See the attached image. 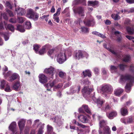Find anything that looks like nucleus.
<instances>
[{
    "label": "nucleus",
    "instance_id": "obj_45",
    "mask_svg": "<svg viewBox=\"0 0 134 134\" xmlns=\"http://www.w3.org/2000/svg\"><path fill=\"white\" fill-rule=\"evenodd\" d=\"M83 106L85 111L88 114L91 113V111L87 105H83Z\"/></svg>",
    "mask_w": 134,
    "mask_h": 134
},
{
    "label": "nucleus",
    "instance_id": "obj_34",
    "mask_svg": "<svg viewBox=\"0 0 134 134\" xmlns=\"http://www.w3.org/2000/svg\"><path fill=\"white\" fill-rule=\"evenodd\" d=\"M5 27L7 29H8L12 31L13 32L14 31V26L11 24H9L7 25H5Z\"/></svg>",
    "mask_w": 134,
    "mask_h": 134
},
{
    "label": "nucleus",
    "instance_id": "obj_30",
    "mask_svg": "<svg viewBox=\"0 0 134 134\" xmlns=\"http://www.w3.org/2000/svg\"><path fill=\"white\" fill-rule=\"evenodd\" d=\"M17 30L21 32H24L25 31L24 26L20 25H17Z\"/></svg>",
    "mask_w": 134,
    "mask_h": 134
},
{
    "label": "nucleus",
    "instance_id": "obj_61",
    "mask_svg": "<svg viewBox=\"0 0 134 134\" xmlns=\"http://www.w3.org/2000/svg\"><path fill=\"white\" fill-rule=\"evenodd\" d=\"M10 22L12 23H15L16 22V19L15 18H11L9 20Z\"/></svg>",
    "mask_w": 134,
    "mask_h": 134
},
{
    "label": "nucleus",
    "instance_id": "obj_36",
    "mask_svg": "<svg viewBox=\"0 0 134 134\" xmlns=\"http://www.w3.org/2000/svg\"><path fill=\"white\" fill-rule=\"evenodd\" d=\"M46 46H43L42 49H41L38 52V53L40 55H42L46 52Z\"/></svg>",
    "mask_w": 134,
    "mask_h": 134
},
{
    "label": "nucleus",
    "instance_id": "obj_40",
    "mask_svg": "<svg viewBox=\"0 0 134 134\" xmlns=\"http://www.w3.org/2000/svg\"><path fill=\"white\" fill-rule=\"evenodd\" d=\"M103 46L104 47L106 48H107L108 50H109L110 52H111L112 53L116 55H117V54L113 50H112V49L109 48H107V45L106 44H104L103 45Z\"/></svg>",
    "mask_w": 134,
    "mask_h": 134
},
{
    "label": "nucleus",
    "instance_id": "obj_10",
    "mask_svg": "<svg viewBox=\"0 0 134 134\" xmlns=\"http://www.w3.org/2000/svg\"><path fill=\"white\" fill-rule=\"evenodd\" d=\"M92 88H89L87 87H85L82 90V93L83 96L86 98L89 95L91 92L92 91Z\"/></svg>",
    "mask_w": 134,
    "mask_h": 134
},
{
    "label": "nucleus",
    "instance_id": "obj_14",
    "mask_svg": "<svg viewBox=\"0 0 134 134\" xmlns=\"http://www.w3.org/2000/svg\"><path fill=\"white\" fill-rule=\"evenodd\" d=\"M73 11L75 13H77L81 16H84V8L83 7H79L76 10L74 9Z\"/></svg>",
    "mask_w": 134,
    "mask_h": 134
},
{
    "label": "nucleus",
    "instance_id": "obj_7",
    "mask_svg": "<svg viewBox=\"0 0 134 134\" xmlns=\"http://www.w3.org/2000/svg\"><path fill=\"white\" fill-rule=\"evenodd\" d=\"M9 128L12 132L13 134H18V133L19 132L17 127L16 122H13L10 124L9 127Z\"/></svg>",
    "mask_w": 134,
    "mask_h": 134
},
{
    "label": "nucleus",
    "instance_id": "obj_63",
    "mask_svg": "<svg viewBox=\"0 0 134 134\" xmlns=\"http://www.w3.org/2000/svg\"><path fill=\"white\" fill-rule=\"evenodd\" d=\"M7 12L9 14V16H13V14L12 12L9 10H6Z\"/></svg>",
    "mask_w": 134,
    "mask_h": 134
},
{
    "label": "nucleus",
    "instance_id": "obj_59",
    "mask_svg": "<svg viewBox=\"0 0 134 134\" xmlns=\"http://www.w3.org/2000/svg\"><path fill=\"white\" fill-rule=\"evenodd\" d=\"M59 75L60 77L63 78L65 74L62 71H60L59 72Z\"/></svg>",
    "mask_w": 134,
    "mask_h": 134
},
{
    "label": "nucleus",
    "instance_id": "obj_56",
    "mask_svg": "<svg viewBox=\"0 0 134 134\" xmlns=\"http://www.w3.org/2000/svg\"><path fill=\"white\" fill-rule=\"evenodd\" d=\"M119 66L120 69L123 70L125 68L127 67V65H125L122 64H120L119 65Z\"/></svg>",
    "mask_w": 134,
    "mask_h": 134
},
{
    "label": "nucleus",
    "instance_id": "obj_24",
    "mask_svg": "<svg viewBox=\"0 0 134 134\" xmlns=\"http://www.w3.org/2000/svg\"><path fill=\"white\" fill-rule=\"evenodd\" d=\"M106 115L108 118L110 119H112L117 115V112L115 111H113L109 113V114L107 113Z\"/></svg>",
    "mask_w": 134,
    "mask_h": 134
},
{
    "label": "nucleus",
    "instance_id": "obj_57",
    "mask_svg": "<svg viewBox=\"0 0 134 134\" xmlns=\"http://www.w3.org/2000/svg\"><path fill=\"white\" fill-rule=\"evenodd\" d=\"M114 34L116 36H121V32L118 31H116L114 32Z\"/></svg>",
    "mask_w": 134,
    "mask_h": 134
},
{
    "label": "nucleus",
    "instance_id": "obj_20",
    "mask_svg": "<svg viewBox=\"0 0 134 134\" xmlns=\"http://www.w3.org/2000/svg\"><path fill=\"white\" fill-rule=\"evenodd\" d=\"M63 119L60 116H56L54 119V121L59 126H60L63 123Z\"/></svg>",
    "mask_w": 134,
    "mask_h": 134
},
{
    "label": "nucleus",
    "instance_id": "obj_62",
    "mask_svg": "<svg viewBox=\"0 0 134 134\" xmlns=\"http://www.w3.org/2000/svg\"><path fill=\"white\" fill-rule=\"evenodd\" d=\"M79 112L80 113H83L84 112V111L85 110L83 109V105L79 109Z\"/></svg>",
    "mask_w": 134,
    "mask_h": 134
},
{
    "label": "nucleus",
    "instance_id": "obj_19",
    "mask_svg": "<svg viewBox=\"0 0 134 134\" xmlns=\"http://www.w3.org/2000/svg\"><path fill=\"white\" fill-rule=\"evenodd\" d=\"M21 87V85L19 80H17L14 82L12 86V88L14 90L17 91Z\"/></svg>",
    "mask_w": 134,
    "mask_h": 134
},
{
    "label": "nucleus",
    "instance_id": "obj_16",
    "mask_svg": "<svg viewBox=\"0 0 134 134\" xmlns=\"http://www.w3.org/2000/svg\"><path fill=\"white\" fill-rule=\"evenodd\" d=\"M38 77L39 82L42 83L44 84L46 83L47 81V77L43 74H40Z\"/></svg>",
    "mask_w": 134,
    "mask_h": 134
},
{
    "label": "nucleus",
    "instance_id": "obj_48",
    "mask_svg": "<svg viewBox=\"0 0 134 134\" xmlns=\"http://www.w3.org/2000/svg\"><path fill=\"white\" fill-rule=\"evenodd\" d=\"M0 34L1 35H3L5 41H7L9 39V36L8 34L4 33V34H3L2 33H1Z\"/></svg>",
    "mask_w": 134,
    "mask_h": 134
},
{
    "label": "nucleus",
    "instance_id": "obj_43",
    "mask_svg": "<svg viewBox=\"0 0 134 134\" xmlns=\"http://www.w3.org/2000/svg\"><path fill=\"white\" fill-rule=\"evenodd\" d=\"M25 27L27 29H30L31 27V24L30 21H27L25 23Z\"/></svg>",
    "mask_w": 134,
    "mask_h": 134
},
{
    "label": "nucleus",
    "instance_id": "obj_32",
    "mask_svg": "<svg viewBox=\"0 0 134 134\" xmlns=\"http://www.w3.org/2000/svg\"><path fill=\"white\" fill-rule=\"evenodd\" d=\"M106 124V121H105L104 120L100 121L99 122L100 128L101 129H102V128L103 129L104 127L105 126V125Z\"/></svg>",
    "mask_w": 134,
    "mask_h": 134
},
{
    "label": "nucleus",
    "instance_id": "obj_18",
    "mask_svg": "<svg viewBox=\"0 0 134 134\" xmlns=\"http://www.w3.org/2000/svg\"><path fill=\"white\" fill-rule=\"evenodd\" d=\"M79 120L83 123H86L88 122V119L87 116L80 115L78 116Z\"/></svg>",
    "mask_w": 134,
    "mask_h": 134
},
{
    "label": "nucleus",
    "instance_id": "obj_37",
    "mask_svg": "<svg viewBox=\"0 0 134 134\" xmlns=\"http://www.w3.org/2000/svg\"><path fill=\"white\" fill-rule=\"evenodd\" d=\"M32 18H30V19H32L34 20H37L39 17V14L38 13H35L33 15Z\"/></svg>",
    "mask_w": 134,
    "mask_h": 134
},
{
    "label": "nucleus",
    "instance_id": "obj_26",
    "mask_svg": "<svg viewBox=\"0 0 134 134\" xmlns=\"http://www.w3.org/2000/svg\"><path fill=\"white\" fill-rule=\"evenodd\" d=\"M121 114L123 116H125L128 114V111L125 107H122L120 109Z\"/></svg>",
    "mask_w": 134,
    "mask_h": 134
},
{
    "label": "nucleus",
    "instance_id": "obj_47",
    "mask_svg": "<svg viewBox=\"0 0 134 134\" xmlns=\"http://www.w3.org/2000/svg\"><path fill=\"white\" fill-rule=\"evenodd\" d=\"M5 91L7 92H10L11 91L10 86L7 84L6 85L4 89Z\"/></svg>",
    "mask_w": 134,
    "mask_h": 134
},
{
    "label": "nucleus",
    "instance_id": "obj_49",
    "mask_svg": "<svg viewBox=\"0 0 134 134\" xmlns=\"http://www.w3.org/2000/svg\"><path fill=\"white\" fill-rule=\"evenodd\" d=\"M18 20L20 23H22L25 20V19L21 17L18 18Z\"/></svg>",
    "mask_w": 134,
    "mask_h": 134
},
{
    "label": "nucleus",
    "instance_id": "obj_42",
    "mask_svg": "<svg viewBox=\"0 0 134 134\" xmlns=\"http://www.w3.org/2000/svg\"><path fill=\"white\" fill-rule=\"evenodd\" d=\"M42 124L41 122H39V120L38 119H37L35 120L34 122V123L33 125V126H37L38 125H40V126L41 125V124Z\"/></svg>",
    "mask_w": 134,
    "mask_h": 134
},
{
    "label": "nucleus",
    "instance_id": "obj_9",
    "mask_svg": "<svg viewBox=\"0 0 134 134\" xmlns=\"http://www.w3.org/2000/svg\"><path fill=\"white\" fill-rule=\"evenodd\" d=\"M102 132V130L99 128V134H111V131L109 127L107 126H106L103 128Z\"/></svg>",
    "mask_w": 134,
    "mask_h": 134
},
{
    "label": "nucleus",
    "instance_id": "obj_50",
    "mask_svg": "<svg viewBox=\"0 0 134 134\" xmlns=\"http://www.w3.org/2000/svg\"><path fill=\"white\" fill-rule=\"evenodd\" d=\"M93 21L90 20H89L86 22L85 21H84V23L87 26H91V23H93Z\"/></svg>",
    "mask_w": 134,
    "mask_h": 134
},
{
    "label": "nucleus",
    "instance_id": "obj_38",
    "mask_svg": "<svg viewBox=\"0 0 134 134\" xmlns=\"http://www.w3.org/2000/svg\"><path fill=\"white\" fill-rule=\"evenodd\" d=\"M72 122L73 124H75L76 125H77L80 127H82V128L85 127V126L84 125H82L81 124H80L78 122H77L76 121V120L75 119L73 120H72Z\"/></svg>",
    "mask_w": 134,
    "mask_h": 134
},
{
    "label": "nucleus",
    "instance_id": "obj_46",
    "mask_svg": "<svg viewBox=\"0 0 134 134\" xmlns=\"http://www.w3.org/2000/svg\"><path fill=\"white\" fill-rule=\"evenodd\" d=\"M40 47V46L35 44L34 46V49L36 53H38V50Z\"/></svg>",
    "mask_w": 134,
    "mask_h": 134
},
{
    "label": "nucleus",
    "instance_id": "obj_17",
    "mask_svg": "<svg viewBox=\"0 0 134 134\" xmlns=\"http://www.w3.org/2000/svg\"><path fill=\"white\" fill-rule=\"evenodd\" d=\"M121 121L125 124L127 125L131 123L132 122L133 120L132 118L129 117L128 118H121Z\"/></svg>",
    "mask_w": 134,
    "mask_h": 134
},
{
    "label": "nucleus",
    "instance_id": "obj_33",
    "mask_svg": "<svg viewBox=\"0 0 134 134\" xmlns=\"http://www.w3.org/2000/svg\"><path fill=\"white\" fill-rule=\"evenodd\" d=\"M44 124H41L38 129L37 134H42L44 131L43 129L44 127Z\"/></svg>",
    "mask_w": 134,
    "mask_h": 134
},
{
    "label": "nucleus",
    "instance_id": "obj_1",
    "mask_svg": "<svg viewBox=\"0 0 134 134\" xmlns=\"http://www.w3.org/2000/svg\"><path fill=\"white\" fill-rule=\"evenodd\" d=\"M67 54L68 56H70L71 55V50L70 48L67 50H62L58 52L56 55L57 60L59 64H62L66 60Z\"/></svg>",
    "mask_w": 134,
    "mask_h": 134
},
{
    "label": "nucleus",
    "instance_id": "obj_60",
    "mask_svg": "<svg viewBox=\"0 0 134 134\" xmlns=\"http://www.w3.org/2000/svg\"><path fill=\"white\" fill-rule=\"evenodd\" d=\"M94 73L96 74H98L99 73V69L97 68H95L93 69Z\"/></svg>",
    "mask_w": 134,
    "mask_h": 134
},
{
    "label": "nucleus",
    "instance_id": "obj_25",
    "mask_svg": "<svg viewBox=\"0 0 134 134\" xmlns=\"http://www.w3.org/2000/svg\"><path fill=\"white\" fill-rule=\"evenodd\" d=\"M88 6L96 7L98 6L99 2L98 1H89L88 2Z\"/></svg>",
    "mask_w": 134,
    "mask_h": 134
},
{
    "label": "nucleus",
    "instance_id": "obj_39",
    "mask_svg": "<svg viewBox=\"0 0 134 134\" xmlns=\"http://www.w3.org/2000/svg\"><path fill=\"white\" fill-rule=\"evenodd\" d=\"M7 84L5 81L4 80H2L1 81L0 88L1 89H4L5 85Z\"/></svg>",
    "mask_w": 134,
    "mask_h": 134
},
{
    "label": "nucleus",
    "instance_id": "obj_54",
    "mask_svg": "<svg viewBox=\"0 0 134 134\" xmlns=\"http://www.w3.org/2000/svg\"><path fill=\"white\" fill-rule=\"evenodd\" d=\"M5 5L7 7L10 9L12 8V5L9 2L7 1L6 2Z\"/></svg>",
    "mask_w": 134,
    "mask_h": 134
},
{
    "label": "nucleus",
    "instance_id": "obj_55",
    "mask_svg": "<svg viewBox=\"0 0 134 134\" xmlns=\"http://www.w3.org/2000/svg\"><path fill=\"white\" fill-rule=\"evenodd\" d=\"M61 10L60 8H59L57 10V11L54 14L53 16H56L57 15H59L60 13V11Z\"/></svg>",
    "mask_w": 134,
    "mask_h": 134
},
{
    "label": "nucleus",
    "instance_id": "obj_51",
    "mask_svg": "<svg viewBox=\"0 0 134 134\" xmlns=\"http://www.w3.org/2000/svg\"><path fill=\"white\" fill-rule=\"evenodd\" d=\"M53 130V128L52 127L49 125H47V131L49 133L52 132Z\"/></svg>",
    "mask_w": 134,
    "mask_h": 134
},
{
    "label": "nucleus",
    "instance_id": "obj_12",
    "mask_svg": "<svg viewBox=\"0 0 134 134\" xmlns=\"http://www.w3.org/2000/svg\"><path fill=\"white\" fill-rule=\"evenodd\" d=\"M126 30L129 34L134 35V29L128 27L126 28ZM126 37L130 40H133L134 39V37L126 35Z\"/></svg>",
    "mask_w": 134,
    "mask_h": 134
},
{
    "label": "nucleus",
    "instance_id": "obj_8",
    "mask_svg": "<svg viewBox=\"0 0 134 134\" xmlns=\"http://www.w3.org/2000/svg\"><path fill=\"white\" fill-rule=\"evenodd\" d=\"M15 10L17 12L18 15L23 16L26 13V10L25 9L20 7L17 6L15 5Z\"/></svg>",
    "mask_w": 134,
    "mask_h": 134
},
{
    "label": "nucleus",
    "instance_id": "obj_4",
    "mask_svg": "<svg viewBox=\"0 0 134 134\" xmlns=\"http://www.w3.org/2000/svg\"><path fill=\"white\" fill-rule=\"evenodd\" d=\"M99 89L104 93L111 94L113 91L112 87L108 85H103L99 87Z\"/></svg>",
    "mask_w": 134,
    "mask_h": 134
},
{
    "label": "nucleus",
    "instance_id": "obj_31",
    "mask_svg": "<svg viewBox=\"0 0 134 134\" xmlns=\"http://www.w3.org/2000/svg\"><path fill=\"white\" fill-rule=\"evenodd\" d=\"M119 13L118 14H115L114 13L111 14V16L112 18L115 20H118L120 19V16L118 15Z\"/></svg>",
    "mask_w": 134,
    "mask_h": 134
},
{
    "label": "nucleus",
    "instance_id": "obj_6",
    "mask_svg": "<svg viewBox=\"0 0 134 134\" xmlns=\"http://www.w3.org/2000/svg\"><path fill=\"white\" fill-rule=\"evenodd\" d=\"M88 55V54L86 52L79 50L77 52H75L74 56L76 59H79L82 58L84 56H87Z\"/></svg>",
    "mask_w": 134,
    "mask_h": 134
},
{
    "label": "nucleus",
    "instance_id": "obj_2",
    "mask_svg": "<svg viewBox=\"0 0 134 134\" xmlns=\"http://www.w3.org/2000/svg\"><path fill=\"white\" fill-rule=\"evenodd\" d=\"M127 81L128 82L125 87L126 91L129 92L131 90L132 83L134 82V77L131 76L128 74L122 75L121 77V81L124 82Z\"/></svg>",
    "mask_w": 134,
    "mask_h": 134
},
{
    "label": "nucleus",
    "instance_id": "obj_52",
    "mask_svg": "<svg viewBox=\"0 0 134 134\" xmlns=\"http://www.w3.org/2000/svg\"><path fill=\"white\" fill-rule=\"evenodd\" d=\"M49 16V15H44L41 17V18L42 19H45V20L47 22V21L48 20V17Z\"/></svg>",
    "mask_w": 134,
    "mask_h": 134
},
{
    "label": "nucleus",
    "instance_id": "obj_15",
    "mask_svg": "<svg viewBox=\"0 0 134 134\" xmlns=\"http://www.w3.org/2000/svg\"><path fill=\"white\" fill-rule=\"evenodd\" d=\"M26 120L24 119H21L18 121V126L20 132L24 129L25 126Z\"/></svg>",
    "mask_w": 134,
    "mask_h": 134
},
{
    "label": "nucleus",
    "instance_id": "obj_44",
    "mask_svg": "<svg viewBox=\"0 0 134 134\" xmlns=\"http://www.w3.org/2000/svg\"><path fill=\"white\" fill-rule=\"evenodd\" d=\"M130 59V57L129 55H126L124 57L123 60L125 62L129 61Z\"/></svg>",
    "mask_w": 134,
    "mask_h": 134
},
{
    "label": "nucleus",
    "instance_id": "obj_58",
    "mask_svg": "<svg viewBox=\"0 0 134 134\" xmlns=\"http://www.w3.org/2000/svg\"><path fill=\"white\" fill-rule=\"evenodd\" d=\"M83 82L84 84L85 85H89L90 83L87 79H85L83 81Z\"/></svg>",
    "mask_w": 134,
    "mask_h": 134
},
{
    "label": "nucleus",
    "instance_id": "obj_41",
    "mask_svg": "<svg viewBox=\"0 0 134 134\" xmlns=\"http://www.w3.org/2000/svg\"><path fill=\"white\" fill-rule=\"evenodd\" d=\"M55 50L54 48L49 50L48 52V55L50 56L53 55Z\"/></svg>",
    "mask_w": 134,
    "mask_h": 134
},
{
    "label": "nucleus",
    "instance_id": "obj_23",
    "mask_svg": "<svg viewBox=\"0 0 134 134\" xmlns=\"http://www.w3.org/2000/svg\"><path fill=\"white\" fill-rule=\"evenodd\" d=\"M86 1L85 0H74L72 2V4L75 5L81 3L83 5H86Z\"/></svg>",
    "mask_w": 134,
    "mask_h": 134
},
{
    "label": "nucleus",
    "instance_id": "obj_13",
    "mask_svg": "<svg viewBox=\"0 0 134 134\" xmlns=\"http://www.w3.org/2000/svg\"><path fill=\"white\" fill-rule=\"evenodd\" d=\"M92 98L93 100L95 103H97V105L98 108H100L104 102V101L100 98L96 99L94 96H92Z\"/></svg>",
    "mask_w": 134,
    "mask_h": 134
},
{
    "label": "nucleus",
    "instance_id": "obj_64",
    "mask_svg": "<svg viewBox=\"0 0 134 134\" xmlns=\"http://www.w3.org/2000/svg\"><path fill=\"white\" fill-rule=\"evenodd\" d=\"M53 19L57 23H59V17L56 16H53Z\"/></svg>",
    "mask_w": 134,
    "mask_h": 134
},
{
    "label": "nucleus",
    "instance_id": "obj_29",
    "mask_svg": "<svg viewBox=\"0 0 134 134\" xmlns=\"http://www.w3.org/2000/svg\"><path fill=\"white\" fill-rule=\"evenodd\" d=\"M83 74L85 77L87 76L91 77V72L89 70H87L82 72Z\"/></svg>",
    "mask_w": 134,
    "mask_h": 134
},
{
    "label": "nucleus",
    "instance_id": "obj_27",
    "mask_svg": "<svg viewBox=\"0 0 134 134\" xmlns=\"http://www.w3.org/2000/svg\"><path fill=\"white\" fill-rule=\"evenodd\" d=\"M123 90L121 88L115 89L114 91V94L116 96H119L123 92Z\"/></svg>",
    "mask_w": 134,
    "mask_h": 134
},
{
    "label": "nucleus",
    "instance_id": "obj_21",
    "mask_svg": "<svg viewBox=\"0 0 134 134\" xmlns=\"http://www.w3.org/2000/svg\"><path fill=\"white\" fill-rule=\"evenodd\" d=\"M80 87L79 86L74 87V88H71L70 90V92L68 93L67 92L68 94H71L75 93H78L80 91Z\"/></svg>",
    "mask_w": 134,
    "mask_h": 134
},
{
    "label": "nucleus",
    "instance_id": "obj_11",
    "mask_svg": "<svg viewBox=\"0 0 134 134\" xmlns=\"http://www.w3.org/2000/svg\"><path fill=\"white\" fill-rule=\"evenodd\" d=\"M55 70V68L52 66H50L49 68H45L44 71V73L53 76L54 74Z\"/></svg>",
    "mask_w": 134,
    "mask_h": 134
},
{
    "label": "nucleus",
    "instance_id": "obj_53",
    "mask_svg": "<svg viewBox=\"0 0 134 134\" xmlns=\"http://www.w3.org/2000/svg\"><path fill=\"white\" fill-rule=\"evenodd\" d=\"M131 21L128 19H126L124 22V24L125 25H129L130 24Z\"/></svg>",
    "mask_w": 134,
    "mask_h": 134
},
{
    "label": "nucleus",
    "instance_id": "obj_3",
    "mask_svg": "<svg viewBox=\"0 0 134 134\" xmlns=\"http://www.w3.org/2000/svg\"><path fill=\"white\" fill-rule=\"evenodd\" d=\"M8 69V68L6 66H5L4 68L3 69V74L5 78L9 77L8 80L10 82H12L16 79L18 80H19L20 76L18 74L16 73L12 74V72L10 71H9L7 74L5 73L4 72L7 71Z\"/></svg>",
    "mask_w": 134,
    "mask_h": 134
},
{
    "label": "nucleus",
    "instance_id": "obj_28",
    "mask_svg": "<svg viewBox=\"0 0 134 134\" xmlns=\"http://www.w3.org/2000/svg\"><path fill=\"white\" fill-rule=\"evenodd\" d=\"M118 66H115L113 65H111L110 67V70L112 73H115L117 72L118 71Z\"/></svg>",
    "mask_w": 134,
    "mask_h": 134
},
{
    "label": "nucleus",
    "instance_id": "obj_22",
    "mask_svg": "<svg viewBox=\"0 0 134 134\" xmlns=\"http://www.w3.org/2000/svg\"><path fill=\"white\" fill-rule=\"evenodd\" d=\"M26 11V16L29 19L32 18L33 15L35 13L33 10L29 8L27 9Z\"/></svg>",
    "mask_w": 134,
    "mask_h": 134
},
{
    "label": "nucleus",
    "instance_id": "obj_5",
    "mask_svg": "<svg viewBox=\"0 0 134 134\" xmlns=\"http://www.w3.org/2000/svg\"><path fill=\"white\" fill-rule=\"evenodd\" d=\"M56 83L55 81H50L48 83L46 84L45 85V86L46 87L47 90L49 91L51 90V88L52 87H54V88H60L63 85L62 84L60 83L57 86H55V84Z\"/></svg>",
    "mask_w": 134,
    "mask_h": 134
},
{
    "label": "nucleus",
    "instance_id": "obj_35",
    "mask_svg": "<svg viewBox=\"0 0 134 134\" xmlns=\"http://www.w3.org/2000/svg\"><path fill=\"white\" fill-rule=\"evenodd\" d=\"M81 32L83 33L86 34L88 32V30L87 27H81Z\"/></svg>",
    "mask_w": 134,
    "mask_h": 134
}]
</instances>
